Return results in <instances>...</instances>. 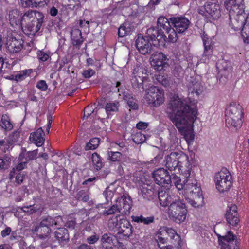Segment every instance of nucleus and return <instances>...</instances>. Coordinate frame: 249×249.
Returning a JSON list of instances; mask_svg holds the SVG:
<instances>
[{
	"instance_id": "nucleus-1",
	"label": "nucleus",
	"mask_w": 249,
	"mask_h": 249,
	"mask_svg": "<svg viewBox=\"0 0 249 249\" xmlns=\"http://www.w3.org/2000/svg\"><path fill=\"white\" fill-rule=\"evenodd\" d=\"M166 113L188 145L192 144L195 138L193 124L196 118L197 110L192 108L178 96L174 95L167 105Z\"/></svg>"
},
{
	"instance_id": "nucleus-2",
	"label": "nucleus",
	"mask_w": 249,
	"mask_h": 249,
	"mask_svg": "<svg viewBox=\"0 0 249 249\" xmlns=\"http://www.w3.org/2000/svg\"><path fill=\"white\" fill-rule=\"evenodd\" d=\"M166 39V36L161 30L151 27L147 30L144 36L138 35L135 45L141 54H150L154 53L156 46H165Z\"/></svg>"
},
{
	"instance_id": "nucleus-3",
	"label": "nucleus",
	"mask_w": 249,
	"mask_h": 249,
	"mask_svg": "<svg viewBox=\"0 0 249 249\" xmlns=\"http://www.w3.org/2000/svg\"><path fill=\"white\" fill-rule=\"evenodd\" d=\"M120 217V215H117L110 218L108 220V228L116 231V234L119 238L127 240L132 234L133 226L126 218Z\"/></svg>"
},
{
	"instance_id": "nucleus-4",
	"label": "nucleus",
	"mask_w": 249,
	"mask_h": 249,
	"mask_svg": "<svg viewBox=\"0 0 249 249\" xmlns=\"http://www.w3.org/2000/svg\"><path fill=\"white\" fill-rule=\"evenodd\" d=\"M229 25L234 31H240L244 43H249V14L243 12L233 14L229 16Z\"/></svg>"
},
{
	"instance_id": "nucleus-5",
	"label": "nucleus",
	"mask_w": 249,
	"mask_h": 249,
	"mask_svg": "<svg viewBox=\"0 0 249 249\" xmlns=\"http://www.w3.org/2000/svg\"><path fill=\"white\" fill-rule=\"evenodd\" d=\"M242 107L236 102H232L226 109L225 122L226 125L230 127L240 128L243 122L241 118L243 116Z\"/></svg>"
},
{
	"instance_id": "nucleus-6",
	"label": "nucleus",
	"mask_w": 249,
	"mask_h": 249,
	"mask_svg": "<svg viewBox=\"0 0 249 249\" xmlns=\"http://www.w3.org/2000/svg\"><path fill=\"white\" fill-rule=\"evenodd\" d=\"M116 204L113 205L107 210H105L103 214L107 216L113 214L117 212L119 213L123 216L128 215L130 214L132 201L128 194H124L120 197H119L116 199Z\"/></svg>"
},
{
	"instance_id": "nucleus-7",
	"label": "nucleus",
	"mask_w": 249,
	"mask_h": 249,
	"mask_svg": "<svg viewBox=\"0 0 249 249\" xmlns=\"http://www.w3.org/2000/svg\"><path fill=\"white\" fill-rule=\"evenodd\" d=\"M187 210L183 200L178 196L174 201L169 206L168 213L170 217L173 218L176 223L183 222L186 217Z\"/></svg>"
},
{
	"instance_id": "nucleus-8",
	"label": "nucleus",
	"mask_w": 249,
	"mask_h": 249,
	"mask_svg": "<svg viewBox=\"0 0 249 249\" xmlns=\"http://www.w3.org/2000/svg\"><path fill=\"white\" fill-rule=\"evenodd\" d=\"M144 99L151 106L158 107L164 102V92L158 87L152 86L145 90Z\"/></svg>"
},
{
	"instance_id": "nucleus-9",
	"label": "nucleus",
	"mask_w": 249,
	"mask_h": 249,
	"mask_svg": "<svg viewBox=\"0 0 249 249\" xmlns=\"http://www.w3.org/2000/svg\"><path fill=\"white\" fill-rule=\"evenodd\" d=\"M188 155L181 151L171 152L165 157V165L170 171H174L177 168L179 169V163L188 162Z\"/></svg>"
},
{
	"instance_id": "nucleus-10",
	"label": "nucleus",
	"mask_w": 249,
	"mask_h": 249,
	"mask_svg": "<svg viewBox=\"0 0 249 249\" xmlns=\"http://www.w3.org/2000/svg\"><path fill=\"white\" fill-rule=\"evenodd\" d=\"M36 18L31 20V21L25 23L24 26L21 27L22 31L29 36L30 35L34 36L40 29L44 22V16L41 12L37 13Z\"/></svg>"
},
{
	"instance_id": "nucleus-11",
	"label": "nucleus",
	"mask_w": 249,
	"mask_h": 249,
	"mask_svg": "<svg viewBox=\"0 0 249 249\" xmlns=\"http://www.w3.org/2000/svg\"><path fill=\"white\" fill-rule=\"evenodd\" d=\"M151 65L157 71H160L165 70L169 67L168 61H169L168 56L163 53L155 52L150 54Z\"/></svg>"
},
{
	"instance_id": "nucleus-12",
	"label": "nucleus",
	"mask_w": 249,
	"mask_h": 249,
	"mask_svg": "<svg viewBox=\"0 0 249 249\" xmlns=\"http://www.w3.org/2000/svg\"><path fill=\"white\" fill-rule=\"evenodd\" d=\"M221 249H239L236 237L231 231H228L225 236L218 235Z\"/></svg>"
},
{
	"instance_id": "nucleus-13",
	"label": "nucleus",
	"mask_w": 249,
	"mask_h": 249,
	"mask_svg": "<svg viewBox=\"0 0 249 249\" xmlns=\"http://www.w3.org/2000/svg\"><path fill=\"white\" fill-rule=\"evenodd\" d=\"M145 70L142 67H139L135 68L133 72V76L131 79V83L133 88L138 89L140 91H144L143 79V76Z\"/></svg>"
},
{
	"instance_id": "nucleus-14",
	"label": "nucleus",
	"mask_w": 249,
	"mask_h": 249,
	"mask_svg": "<svg viewBox=\"0 0 249 249\" xmlns=\"http://www.w3.org/2000/svg\"><path fill=\"white\" fill-rule=\"evenodd\" d=\"M152 177L155 183L162 187H167V183L170 182L169 173L163 168H160L153 171Z\"/></svg>"
},
{
	"instance_id": "nucleus-15",
	"label": "nucleus",
	"mask_w": 249,
	"mask_h": 249,
	"mask_svg": "<svg viewBox=\"0 0 249 249\" xmlns=\"http://www.w3.org/2000/svg\"><path fill=\"white\" fill-rule=\"evenodd\" d=\"M170 20L172 25L174 27L175 31L178 32V34L185 32L190 23L187 18L183 17H172L170 18Z\"/></svg>"
},
{
	"instance_id": "nucleus-16",
	"label": "nucleus",
	"mask_w": 249,
	"mask_h": 249,
	"mask_svg": "<svg viewBox=\"0 0 249 249\" xmlns=\"http://www.w3.org/2000/svg\"><path fill=\"white\" fill-rule=\"evenodd\" d=\"M244 0H225L224 5L229 11V16L233 14L244 12V5L242 3Z\"/></svg>"
},
{
	"instance_id": "nucleus-17",
	"label": "nucleus",
	"mask_w": 249,
	"mask_h": 249,
	"mask_svg": "<svg viewBox=\"0 0 249 249\" xmlns=\"http://www.w3.org/2000/svg\"><path fill=\"white\" fill-rule=\"evenodd\" d=\"M23 41L18 37L17 38L12 35L8 36L6 38V45L10 52H19L23 47Z\"/></svg>"
},
{
	"instance_id": "nucleus-18",
	"label": "nucleus",
	"mask_w": 249,
	"mask_h": 249,
	"mask_svg": "<svg viewBox=\"0 0 249 249\" xmlns=\"http://www.w3.org/2000/svg\"><path fill=\"white\" fill-rule=\"evenodd\" d=\"M225 217L228 224L232 226H236L240 221L238 216L237 206L232 204L228 206Z\"/></svg>"
},
{
	"instance_id": "nucleus-19",
	"label": "nucleus",
	"mask_w": 249,
	"mask_h": 249,
	"mask_svg": "<svg viewBox=\"0 0 249 249\" xmlns=\"http://www.w3.org/2000/svg\"><path fill=\"white\" fill-rule=\"evenodd\" d=\"M185 193L188 195V197H202V192L200 186H198L196 180L194 182L189 180L185 185Z\"/></svg>"
},
{
	"instance_id": "nucleus-20",
	"label": "nucleus",
	"mask_w": 249,
	"mask_h": 249,
	"mask_svg": "<svg viewBox=\"0 0 249 249\" xmlns=\"http://www.w3.org/2000/svg\"><path fill=\"white\" fill-rule=\"evenodd\" d=\"M100 239V249H112L114 245L115 236L108 232L103 234Z\"/></svg>"
},
{
	"instance_id": "nucleus-21",
	"label": "nucleus",
	"mask_w": 249,
	"mask_h": 249,
	"mask_svg": "<svg viewBox=\"0 0 249 249\" xmlns=\"http://www.w3.org/2000/svg\"><path fill=\"white\" fill-rule=\"evenodd\" d=\"M206 12L213 19H217L221 16L220 5L211 1L207 2L205 5Z\"/></svg>"
},
{
	"instance_id": "nucleus-22",
	"label": "nucleus",
	"mask_w": 249,
	"mask_h": 249,
	"mask_svg": "<svg viewBox=\"0 0 249 249\" xmlns=\"http://www.w3.org/2000/svg\"><path fill=\"white\" fill-rule=\"evenodd\" d=\"M54 237L61 246L66 245L69 241L68 231L65 228H58L54 232Z\"/></svg>"
},
{
	"instance_id": "nucleus-23",
	"label": "nucleus",
	"mask_w": 249,
	"mask_h": 249,
	"mask_svg": "<svg viewBox=\"0 0 249 249\" xmlns=\"http://www.w3.org/2000/svg\"><path fill=\"white\" fill-rule=\"evenodd\" d=\"M158 196L160 203L161 206L166 207L174 201L177 196L169 195L165 191L158 190Z\"/></svg>"
},
{
	"instance_id": "nucleus-24",
	"label": "nucleus",
	"mask_w": 249,
	"mask_h": 249,
	"mask_svg": "<svg viewBox=\"0 0 249 249\" xmlns=\"http://www.w3.org/2000/svg\"><path fill=\"white\" fill-rule=\"evenodd\" d=\"M33 231L40 239H45L50 237L52 230L48 227H46L39 223L36 225Z\"/></svg>"
},
{
	"instance_id": "nucleus-25",
	"label": "nucleus",
	"mask_w": 249,
	"mask_h": 249,
	"mask_svg": "<svg viewBox=\"0 0 249 249\" xmlns=\"http://www.w3.org/2000/svg\"><path fill=\"white\" fill-rule=\"evenodd\" d=\"M20 11L18 9L10 11L9 13V21L10 25L14 28L20 29L22 27L21 19L19 18Z\"/></svg>"
},
{
	"instance_id": "nucleus-26",
	"label": "nucleus",
	"mask_w": 249,
	"mask_h": 249,
	"mask_svg": "<svg viewBox=\"0 0 249 249\" xmlns=\"http://www.w3.org/2000/svg\"><path fill=\"white\" fill-rule=\"evenodd\" d=\"M71 44L76 48L80 49L84 42L81 30L77 28L72 29L71 32Z\"/></svg>"
},
{
	"instance_id": "nucleus-27",
	"label": "nucleus",
	"mask_w": 249,
	"mask_h": 249,
	"mask_svg": "<svg viewBox=\"0 0 249 249\" xmlns=\"http://www.w3.org/2000/svg\"><path fill=\"white\" fill-rule=\"evenodd\" d=\"M158 190L152 185L143 186L141 188V194L143 198L151 200L154 198V196L158 194Z\"/></svg>"
},
{
	"instance_id": "nucleus-28",
	"label": "nucleus",
	"mask_w": 249,
	"mask_h": 249,
	"mask_svg": "<svg viewBox=\"0 0 249 249\" xmlns=\"http://www.w3.org/2000/svg\"><path fill=\"white\" fill-rule=\"evenodd\" d=\"M231 67L230 62L224 59L218 60L216 63V68L218 70L219 74L222 76L229 75Z\"/></svg>"
},
{
	"instance_id": "nucleus-29",
	"label": "nucleus",
	"mask_w": 249,
	"mask_h": 249,
	"mask_svg": "<svg viewBox=\"0 0 249 249\" xmlns=\"http://www.w3.org/2000/svg\"><path fill=\"white\" fill-rule=\"evenodd\" d=\"M216 187L219 192L223 193L228 191L232 186L231 177H227L226 179H214Z\"/></svg>"
},
{
	"instance_id": "nucleus-30",
	"label": "nucleus",
	"mask_w": 249,
	"mask_h": 249,
	"mask_svg": "<svg viewBox=\"0 0 249 249\" xmlns=\"http://www.w3.org/2000/svg\"><path fill=\"white\" fill-rule=\"evenodd\" d=\"M44 132L42 128H39L37 130L31 134L30 139L33 141L38 147L41 146L44 142L45 139L43 137Z\"/></svg>"
},
{
	"instance_id": "nucleus-31",
	"label": "nucleus",
	"mask_w": 249,
	"mask_h": 249,
	"mask_svg": "<svg viewBox=\"0 0 249 249\" xmlns=\"http://www.w3.org/2000/svg\"><path fill=\"white\" fill-rule=\"evenodd\" d=\"M22 6L24 7H43L47 5L50 0H22Z\"/></svg>"
},
{
	"instance_id": "nucleus-32",
	"label": "nucleus",
	"mask_w": 249,
	"mask_h": 249,
	"mask_svg": "<svg viewBox=\"0 0 249 249\" xmlns=\"http://www.w3.org/2000/svg\"><path fill=\"white\" fill-rule=\"evenodd\" d=\"M62 220L60 216H57L53 217L51 216H47L46 217H42L41 221L39 223L41 224L46 227H53L54 226H58L59 225V222L58 220Z\"/></svg>"
},
{
	"instance_id": "nucleus-33",
	"label": "nucleus",
	"mask_w": 249,
	"mask_h": 249,
	"mask_svg": "<svg viewBox=\"0 0 249 249\" xmlns=\"http://www.w3.org/2000/svg\"><path fill=\"white\" fill-rule=\"evenodd\" d=\"M37 152L35 151L26 152L25 150H23L19 154L18 160L19 161L24 160L26 163L29 161L34 160L36 156Z\"/></svg>"
},
{
	"instance_id": "nucleus-34",
	"label": "nucleus",
	"mask_w": 249,
	"mask_h": 249,
	"mask_svg": "<svg viewBox=\"0 0 249 249\" xmlns=\"http://www.w3.org/2000/svg\"><path fill=\"white\" fill-rule=\"evenodd\" d=\"M134 30V27L129 22H125L120 26L118 31L119 37H123L130 34Z\"/></svg>"
},
{
	"instance_id": "nucleus-35",
	"label": "nucleus",
	"mask_w": 249,
	"mask_h": 249,
	"mask_svg": "<svg viewBox=\"0 0 249 249\" xmlns=\"http://www.w3.org/2000/svg\"><path fill=\"white\" fill-rule=\"evenodd\" d=\"M170 22L171 21H169L165 17L160 16L157 21V27L155 28L161 30L163 32L162 29L166 31L171 28Z\"/></svg>"
},
{
	"instance_id": "nucleus-36",
	"label": "nucleus",
	"mask_w": 249,
	"mask_h": 249,
	"mask_svg": "<svg viewBox=\"0 0 249 249\" xmlns=\"http://www.w3.org/2000/svg\"><path fill=\"white\" fill-rule=\"evenodd\" d=\"M187 202L194 208H199L202 207L204 204V197H188L186 198Z\"/></svg>"
},
{
	"instance_id": "nucleus-37",
	"label": "nucleus",
	"mask_w": 249,
	"mask_h": 249,
	"mask_svg": "<svg viewBox=\"0 0 249 249\" xmlns=\"http://www.w3.org/2000/svg\"><path fill=\"white\" fill-rule=\"evenodd\" d=\"M38 11L33 10H28L21 17V24L22 26H24L25 23H28L31 21V20L34 18H36L37 13Z\"/></svg>"
},
{
	"instance_id": "nucleus-38",
	"label": "nucleus",
	"mask_w": 249,
	"mask_h": 249,
	"mask_svg": "<svg viewBox=\"0 0 249 249\" xmlns=\"http://www.w3.org/2000/svg\"><path fill=\"white\" fill-rule=\"evenodd\" d=\"M119 103L118 102H109L107 104L105 110L106 112V118H108L112 113L116 112L118 111Z\"/></svg>"
},
{
	"instance_id": "nucleus-39",
	"label": "nucleus",
	"mask_w": 249,
	"mask_h": 249,
	"mask_svg": "<svg viewBox=\"0 0 249 249\" xmlns=\"http://www.w3.org/2000/svg\"><path fill=\"white\" fill-rule=\"evenodd\" d=\"M132 221L137 223H142L145 225H149L154 222L155 217L154 216L144 217L142 215L140 216H132Z\"/></svg>"
},
{
	"instance_id": "nucleus-40",
	"label": "nucleus",
	"mask_w": 249,
	"mask_h": 249,
	"mask_svg": "<svg viewBox=\"0 0 249 249\" xmlns=\"http://www.w3.org/2000/svg\"><path fill=\"white\" fill-rule=\"evenodd\" d=\"M20 132L18 130L14 131L10 134L6 141L5 148L8 149L10 146H12L15 142L18 141L20 137Z\"/></svg>"
},
{
	"instance_id": "nucleus-41",
	"label": "nucleus",
	"mask_w": 249,
	"mask_h": 249,
	"mask_svg": "<svg viewBox=\"0 0 249 249\" xmlns=\"http://www.w3.org/2000/svg\"><path fill=\"white\" fill-rule=\"evenodd\" d=\"M0 126L6 131H10L13 128V124L10 121L9 117L6 114L2 116L0 121Z\"/></svg>"
},
{
	"instance_id": "nucleus-42",
	"label": "nucleus",
	"mask_w": 249,
	"mask_h": 249,
	"mask_svg": "<svg viewBox=\"0 0 249 249\" xmlns=\"http://www.w3.org/2000/svg\"><path fill=\"white\" fill-rule=\"evenodd\" d=\"M201 90V85L200 83L196 81H192L188 86V91L189 93H196V95H199V91Z\"/></svg>"
},
{
	"instance_id": "nucleus-43",
	"label": "nucleus",
	"mask_w": 249,
	"mask_h": 249,
	"mask_svg": "<svg viewBox=\"0 0 249 249\" xmlns=\"http://www.w3.org/2000/svg\"><path fill=\"white\" fill-rule=\"evenodd\" d=\"M100 143V139L98 138L91 139L88 143L86 144L84 149L86 151L94 150L98 147Z\"/></svg>"
},
{
	"instance_id": "nucleus-44",
	"label": "nucleus",
	"mask_w": 249,
	"mask_h": 249,
	"mask_svg": "<svg viewBox=\"0 0 249 249\" xmlns=\"http://www.w3.org/2000/svg\"><path fill=\"white\" fill-rule=\"evenodd\" d=\"M124 99L127 101V105L130 109L133 110H137L138 105L137 100L134 98L131 95L127 94L124 96Z\"/></svg>"
},
{
	"instance_id": "nucleus-45",
	"label": "nucleus",
	"mask_w": 249,
	"mask_h": 249,
	"mask_svg": "<svg viewBox=\"0 0 249 249\" xmlns=\"http://www.w3.org/2000/svg\"><path fill=\"white\" fill-rule=\"evenodd\" d=\"M92 160L96 170H100L103 167V163L102 162L101 158L97 153L92 154Z\"/></svg>"
},
{
	"instance_id": "nucleus-46",
	"label": "nucleus",
	"mask_w": 249,
	"mask_h": 249,
	"mask_svg": "<svg viewBox=\"0 0 249 249\" xmlns=\"http://www.w3.org/2000/svg\"><path fill=\"white\" fill-rule=\"evenodd\" d=\"M33 71L32 69L25 70L21 71L18 72L15 76V80L18 82L25 79L27 76H29Z\"/></svg>"
},
{
	"instance_id": "nucleus-47",
	"label": "nucleus",
	"mask_w": 249,
	"mask_h": 249,
	"mask_svg": "<svg viewBox=\"0 0 249 249\" xmlns=\"http://www.w3.org/2000/svg\"><path fill=\"white\" fill-rule=\"evenodd\" d=\"M11 157L5 154L2 158H0V170L5 169L8 168L11 162Z\"/></svg>"
},
{
	"instance_id": "nucleus-48",
	"label": "nucleus",
	"mask_w": 249,
	"mask_h": 249,
	"mask_svg": "<svg viewBox=\"0 0 249 249\" xmlns=\"http://www.w3.org/2000/svg\"><path fill=\"white\" fill-rule=\"evenodd\" d=\"M166 32L169 34L168 38L169 42L175 43L177 41L178 37V33L175 31L174 28H170Z\"/></svg>"
},
{
	"instance_id": "nucleus-49",
	"label": "nucleus",
	"mask_w": 249,
	"mask_h": 249,
	"mask_svg": "<svg viewBox=\"0 0 249 249\" xmlns=\"http://www.w3.org/2000/svg\"><path fill=\"white\" fill-rule=\"evenodd\" d=\"M133 142L137 144L142 143L146 140V137L144 134L141 132H137L132 136Z\"/></svg>"
},
{
	"instance_id": "nucleus-50",
	"label": "nucleus",
	"mask_w": 249,
	"mask_h": 249,
	"mask_svg": "<svg viewBox=\"0 0 249 249\" xmlns=\"http://www.w3.org/2000/svg\"><path fill=\"white\" fill-rule=\"evenodd\" d=\"M108 159L111 161H120L122 158V154L119 152H108Z\"/></svg>"
},
{
	"instance_id": "nucleus-51",
	"label": "nucleus",
	"mask_w": 249,
	"mask_h": 249,
	"mask_svg": "<svg viewBox=\"0 0 249 249\" xmlns=\"http://www.w3.org/2000/svg\"><path fill=\"white\" fill-rule=\"evenodd\" d=\"M77 24L78 27L81 28L85 33H88L89 32V21L85 19H80L78 20Z\"/></svg>"
},
{
	"instance_id": "nucleus-52",
	"label": "nucleus",
	"mask_w": 249,
	"mask_h": 249,
	"mask_svg": "<svg viewBox=\"0 0 249 249\" xmlns=\"http://www.w3.org/2000/svg\"><path fill=\"white\" fill-rule=\"evenodd\" d=\"M75 197L76 199L81 200L85 202H88L89 199L88 193L83 190L79 191L76 194Z\"/></svg>"
},
{
	"instance_id": "nucleus-53",
	"label": "nucleus",
	"mask_w": 249,
	"mask_h": 249,
	"mask_svg": "<svg viewBox=\"0 0 249 249\" xmlns=\"http://www.w3.org/2000/svg\"><path fill=\"white\" fill-rule=\"evenodd\" d=\"M227 177H231L229 172L227 169H225L216 173L214 176V179L224 180L226 179Z\"/></svg>"
},
{
	"instance_id": "nucleus-54",
	"label": "nucleus",
	"mask_w": 249,
	"mask_h": 249,
	"mask_svg": "<svg viewBox=\"0 0 249 249\" xmlns=\"http://www.w3.org/2000/svg\"><path fill=\"white\" fill-rule=\"evenodd\" d=\"M201 38L203 41V45L204 47L213 45V42L211 38L207 34L204 32L201 36Z\"/></svg>"
},
{
	"instance_id": "nucleus-55",
	"label": "nucleus",
	"mask_w": 249,
	"mask_h": 249,
	"mask_svg": "<svg viewBox=\"0 0 249 249\" xmlns=\"http://www.w3.org/2000/svg\"><path fill=\"white\" fill-rule=\"evenodd\" d=\"M21 210L28 214H32L36 213L39 209L35 207L34 205H29L22 207Z\"/></svg>"
},
{
	"instance_id": "nucleus-56",
	"label": "nucleus",
	"mask_w": 249,
	"mask_h": 249,
	"mask_svg": "<svg viewBox=\"0 0 249 249\" xmlns=\"http://www.w3.org/2000/svg\"><path fill=\"white\" fill-rule=\"evenodd\" d=\"M213 54V45L206 46L204 47V52L203 57L209 58L211 57Z\"/></svg>"
},
{
	"instance_id": "nucleus-57",
	"label": "nucleus",
	"mask_w": 249,
	"mask_h": 249,
	"mask_svg": "<svg viewBox=\"0 0 249 249\" xmlns=\"http://www.w3.org/2000/svg\"><path fill=\"white\" fill-rule=\"evenodd\" d=\"M26 174L25 172H20L16 175L15 177L16 186H18L22 183Z\"/></svg>"
},
{
	"instance_id": "nucleus-58",
	"label": "nucleus",
	"mask_w": 249,
	"mask_h": 249,
	"mask_svg": "<svg viewBox=\"0 0 249 249\" xmlns=\"http://www.w3.org/2000/svg\"><path fill=\"white\" fill-rule=\"evenodd\" d=\"M103 195L106 198L107 203L110 201L114 195V193L111 190L109 187H107L104 191Z\"/></svg>"
},
{
	"instance_id": "nucleus-59",
	"label": "nucleus",
	"mask_w": 249,
	"mask_h": 249,
	"mask_svg": "<svg viewBox=\"0 0 249 249\" xmlns=\"http://www.w3.org/2000/svg\"><path fill=\"white\" fill-rule=\"evenodd\" d=\"M94 109L93 108L92 105H88L87 106L84 110V115L83 118L84 119L85 118H88L90 115L92 114V113H94Z\"/></svg>"
},
{
	"instance_id": "nucleus-60",
	"label": "nucleus",
	"mask_w": 249,
	"mask_h": 249,
	"mask_svg": "<svg viewBox=\"0 0 249 249\" xmlns=\"http://www.w3.org/2000/svg\"><path fill=\"white\" fill-rule=\"evenodd\" d=\"M100 239L99 236L94 232L93 234L89 236L87 238V242L89 244H94Z\"/></svg>"
},
{
	"instance_id": "nucleus-61",
	"label": "nucleus",
	"mask_w": 249,
	"mask_h": 249,
	"mask_svg": "<svg viewBox=\"0 0 249 249\" xmlns=\"http://www.w3.org/2000/svg\"><path fill=\"white\" fill-rule=\"evenodd\" d=\"M169 179H170V182L167 183V187L171 186L172 184L175 185L176 183L178 184L177 182L180 181V177H178L175 173L172 174L171 175L169 174Z\"/></svg>"
},
{
	"instance_id": "nucleus-62",
	"label": "nucleus",
	"mask_w": 249,
	"mask_h": 249,
	"mask_svg": "<svg viewBox=\"0 0 249 249\" xmlns=\"http://www.w3.org/2000/svg\"><path fill=\"white\" fill-rule=\"evenodd\" d=\"M48 85L45 80H39L36 83V87L41 91H45L48 89Z\"/></svg>"
},
{
	"instance_id": "nucleus-63",
	"label": "nucleus",
	"mask_w": 249,
	"mask_h": 249,
	"mask_svg": "<svg viewBox=\"0 0 249 249\" xmlns=\"http://www.w3.org/2000/svg\"><path fill=\"white\" fill-rule=\"evenodd\" d=\"M95 74V71L91 69L84 70L82 72V75L85 78H89Z\"/></svg>"
},
{
	"instance_id": "nucleus-64",
	"label": "nucleus",
	"mask_w": 249,
	"mask_h": 249,
	"mask_svg": "<svg viewBox=\"0 0 249 249\" xmlns=\"http://www.w3.org/2000/svg\"><path fill=\"white\" fill-rule=\"evenodd\" d=\"M189 180L188 179H184V180H182L180 178V181H178L177 184L176 183L175 186L178 190H181L182 189H185V185L187 184V182H188Z\"/></svg>"
}]
</instances>
